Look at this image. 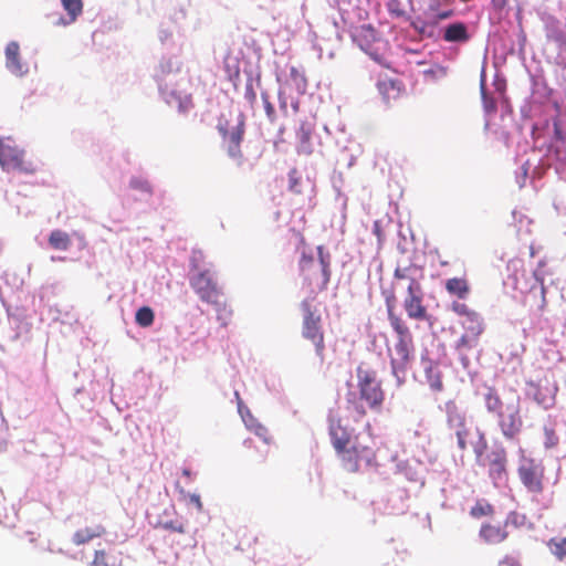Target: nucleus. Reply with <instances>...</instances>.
I'll list each match as a JSON object with an SVG mask.
<instances>
[{"label":"nucleus","instance_id":"f257e3e1","mask_svg":"<svg viewBox=\"0 0 566 566\" xmlns=\"http://www.w3.org/2000/svg\"><path fill=\"white\" fill-rule=\"evenodd\" d=\"M388 318L397 335L394 354L390 355L391 374L400 385L405 381L407 370L413 359V338L406 323L390 310L388 311Z\"/></svg>","mask_w":566,"mask_h":566},{"label":"nucleus","instance_id":"f03ea898","mask_svg":"<svg viewBox=\"0 0 566 566\" xmlns=\"http://www.w3.org/2000/svg\"><path fill=\"white\" fill-rule=\"evenodd\" d=\"M357 388L356 412L366 413V410L379 412L385 400V392L381 381L378 379L377 373L370 369L359 367L357 369Z\"/></svg>","mask_w":566,"mask_h":566},{"label":"nucleus","instance_id":"7ed1b4c3","mask_svg":"<svg viewBox=\"0 0 566 566\" xmlns=\"http://www.w3.org/2000/svg\"><path fill=\"white\" fill-rule=\"evenodd\" d=\"M451 310L459 316L464 333L455 343V348H475L479 344V338L484 332V323L481 315L470 308L467 304L454 301L451 304Z\"/></svg>","mask_w":566,"mask_h":566},{"label":"nucleus","instance_id":"20e7f679","mask_svg":"<svg viewBox=\"0 0 566 566\" xmlns=\"http://www.w3.org/2000/svg\"><path fill=\"white\" fill-rule=\"evenodd\" d=\"M190 265L196 271L189 277L191 289L202 302L219 307L221 305L222 292L213 273L209 269H200L197 264L196 255L192 256Z\"/></svg>","mask_w":566,"mask_h":566},{"label":"nucleus","instance_id":"39448f33","mask_svg":"<svg viewBox=\"0 0 566 566\" xmlns=\"http://www.w3.org/2000/svg\"><path fill=\"white\" fill-rule=\"evenodd\" d=\"M329 263L322 256L315 260L312 255H307L302 251L300 260V270L304 283L312 293L323 291L329 281Z\"/></svg>","mask_w":566,"mask_h":566},{"label":"nucleus","instance_id":"423d86ee","mask_svg":"<svg viewBox=\"0 0 566 566\" xmlns=\"http://www.w3.org/2000/svg\"><path fill=\"white\" fill-rule=\"evenodd\" d=\"M517 474L525 489L534 494H539L544 490V467L542 462L527 457L523 448L518 449Z\"/></svg>","mask_w":566,"mask_h":566},{"label":"nucleus","instance_id":"0eeeda50","mask_svg":"<svg viewBox=\"0 0 566 566\" xmlns=\"http://www.w3.org/2000/svg\"><path fill=\"white\" fill-rule=\"evenodd\" d=\"M303 312L302 335L311 340L316 348V353L322 356L324 350V333L319 311L313 304V300L306 298L302 302Z\"/></svg>","mask_w":566,"mask_h":566},{"label":"nucleus","instance_id":"6e6552de","mask_svg":"<svg viewBox=\"0 0 566 566\" xmlns=\"http://www.w3.org/2000/svg\"><path fill=\"white\" fill-rule=\"evenodd\" d=\"M557 391V382L549 373L537 380L526 381L525 396L545 410L555 406Z\"/></svg>","mask_w":566,"mask_h":566},{"label":"nucleus","instance_id":"1a4fd4ad","mask_svg":"<svg viewBox=\"0 0 566 566\" xmlns=\"http://www.w3.org/2000/svg\"><path fill=\"white\" fill-rule=\"evenodd\" d=\"M218 132L226 145L227 153L234 159L242 158L241 143L245 133V118L243 114H238L234 123L221 117L218 124Z\"/></svg>","mask_w":566,"mask_h":566},{"label":"nucleus","instance_id":"9d476101","mask_svg":"<svg viewBox=\"0 0 566 566\" xmlns=\"http://www.w3.org/2000/svg\"><path fill=\"white\" fill-rule=\"evenodd\" d=\"M0 166L6 171H18L32 175L36 171V165L25 158V154L18 146L6 142L0 137Z\"/></svg>","mask_w":566,"mask_h":566},{"label":"nucleus","instance_id":"9b49d317","mask_svg":"<svg viewBox=\"0 0 566 566\" xmlns=\"http://www.w3.org/2000/svg\"><path fill=\"white\" fill-rule=\"evenodd\" d=\"M356 42L360 50L367 54L375 63L380 66L388 67L385 55V43L376 38V31L370 25H361L356 28Z\"/></svg>","mask_w":566,"mask_h":566},{"label":"nucleus","instance_id":"f8f14e48","mask_svg":"<svg viewBox=\"0 0 566 566\" xmlns=\"http://www.w3.org/2000/svg\"><path fill=\"white\" fill-rule=\"evenodd\" d=\"M452 15L451 10L439 11L437 3H431L422 13L411 21V27L423 38H436L438 35V23Z\"/></svg>","mask_w":566,"mask_h":566},{"label":"nucleus","instance_id":"ddd939ff","mask_svg":"<svg viewBox=\"0 0 566 566\" xmlns=\"http://www.w3.org/2000/svg\"><path fill=\"white\" fill-rule=\"evenodd\" d=\"M480 465L488 468L489 476L496 488H502L506 484L507 457L506 451L502 446L493 447Z\"/></svg>","mask_w":566,"mask_h":566},{"label":"nucleus","instance_id":"4468645a","mask_svg":"<svg viewBox=\"0 0 566 566\" xmlns=\"http://www.w3.org/2000/svg\"><path fill=\"white\" fill-rule=\"evenodd\" d=\"M534 276L536 281L541 283V303L538 304L537 312H535L532 317L533 328L543 333L546 339L554 340L556 319L545 315V289L543 286V281L539 277V270L534 271Z\"/></svg>","mask_w":566,"mask_h":566},{"label":"nucleus","instance_id":"2eb2a0df","mask_svg":"<svg viewBox=\"0 0 566 566\" xmlns=\"http://www.w3.org/2000/svg\"><path fill=\"white\" fill-rule=\"evenodd\" d=\"M496 418L501 432L506 439L513 440L520 434L523 421L517 406L507 405L505 411Z\"/></svg>","mask_w":566,"mask_h":566},{"label":"nucleus","instance_id":"dca6fc26","mask_svg":"<svg viewBox=\"0 0 566 566\" xmlns=\"http://www.w3.org/2000/svg\"><path fill=\"white\" fill-rule=\"evenodd\" d=\"M422 277V271L416 264H408L402 266L398 264L395 270V285L396 287H401L408 290H412L416 287H420V279Z\"/></svg>","mask_w":566,"mask_h":566},{"label":"nucleus","instance_id":"f3484780","mask_svg":"<svg viewBox=\"0 0 566 566\" xmlns=\"http://www.w3.org/2000/svg\"><path fill=\"white\" fill-rule=\"evenodd\" d=\"M408 295L403 301V307L407 315L413 319H428L426 307L422 305L423 292L421 286L408 290Z\"/></svg>","mask_w":566,"mask_h":566},{"label":"nucleus","instance_id":"a211bd4d","mask_svg":"<svg viewBox=\"0 0 566 566\" xmlns=\"http://www.w3.org/2000/svg\"><path fill=\"white\" fill-rule=\"evenodd\" d=\"M420 365L423 369L426 380L433 390H441L442 381L439 364L428 357V352L421 354Z\"/></svg>","mask_w":566,"mask_h":566},{"label":"nucleus","instance_id":"6ab92c4d","mask_svg":"<svg viewBox=\"0 0 566 566\" xmlns=\"http://www.w3.org/2000/svg\"><path fill=\"white\" fill-rule=\"evenodd\" d=\"M447 426L450 430L461 429L467 426L465 412L453 400L444 403Z\"/></svg>","mask_w":566,"mask_h":566},{"label":"nucleus","instance_id":"aec40b11","mask_svg":"<svg viewBox=\"0 0 566 566\" xmlns=\"http://www.w3.org/2000/svg\"><path fill=\"white\" fill-rule=\"evenodd\" d=\"M558 427L559 423L556 418L548 416L543 424V444L545 450L555 449L559 444Z\"/></svg>","mask_w":566,"mask_h":566},{"label":"nucleus","instance_id":"412c9836","mask_svg":"<svg viewBox=\"0 0 566 566\" xmlns=\"http://www.w3.org/2000/svg\"><path fill=\"white\" fill-rule=\"evenodd\" d=\"M105 533L106 530L102 524H93L77 530L72 536V542L77 546L84 545L95 538L102 537Z\"/></svg>","mask_w":566,"mask_h":566},{"label":"nucleus","instance_id":"4be33fe9","mask_svg":"<svg viewBox=\"0 0 566 566\" xmlns=\"http://www.w3.org/2000/svg\"><path fill=\"white\" fill-rule=\"evenodd\" d=\"M470 38L468 27L462 22L448 24L443 30V40L447 42L467 43Z\"/></svg>","mask_w":566,"mask_h":566},{"label":"nucleus","instance_id":"5701e85b","mask_svg":"<svg viewBox=\"0 0 566 566\" xmlns=\"http://www.w3.org/2000/svg\"><path fill=\"white\" fill-rule=\"evenodd\" d=\"M7 67L17 75L24 73L23 64L20 61V46L17 42L8 43L6 48Z\"/></svg>","mask_w":566,"mask_h":566},{"label":"nucleus","instance_id":"b1692460","mask_svg":"<svg viewBox=\"0 0 566 566\" xmlns=\"http://www.w3.org/2000/svg\"><path fill=\"white\" fill-rule=\"evenodd\" d=\"M61 4L66 12V18H60L57 24L69 25L74 23L83 12L82 0H61Z\"/></svg>","mask_w":566,"mask_h":566},{"label":"nucleus","instance_id":"393cba45","mask_svg":"<svg viewBox=\"0 0 566 566\" xmlns=\"http://www.w3.org/2000/svg\"><path fill=\"white\" fill-rule=\"evenodd\" d=\"M483 401L486 411L494 415L495 417L505 411L502 399L500 398L497 391L492 387L485 388V391L483 392Z\"/></svg>","mask_w":566,"mask_h":566},{"label":"nucleus","instance_id":"a878e982","mask_svg":"<svg viewBox=\"0 0 566 566\" xmlns=\"http://www.w3.org/2000/svg\"><path fill=\"white\" fill-rule=\"evenodd\" d=\"M92 566H123L120 553L106 549H97Z\"/></svg>","mask_w":566,"mask_h":566},{"label":"nucleus","instance_id":"bb28decb","mask_svg":"<svg viewBox=\"0 0 566 566\" xmlns=\"http://www.w3.org/2000/svg\"><path fill=\"white\" fill-rule=\"evenodd\" d=\"M480 536L489 544H496L504 541L507 537V533L501 526L483 525Z\"/></svg>","mask_w":566,"mask_h":566},{"label":"nucleus","instance_id":"cd10ccee","mask_svg":"<svg viewBox=\"0 0 566 566\" xmlns=\"http://www.w3.org/2000/svg\"><path fill=\"white\" fill-rule=\"evenodd\" d=\"M298 139L297 153L303 155H311L313 153L312 147V129L302 124L296 133Z\"/></svg>","mask_w":566,"mask_h":566},{"label":"nucleus","instance_id":"c85d7f7f","mask_svg":"<svg viewBox=\"0 0 566 566\" xmlns=\"http://www.w3.org/2000/svg\"><path fill=\"white\" fill-rule=\"evenodd\" d=\"M331 434L333 439V444L338 452H344L346 446L349 443L350 436L349 433L342 428L339 423L332 424Z\"/></svg>","mask_w":566,"mask_h":566},{"label":"nucleus","instance_id":"c756f323","mask_svg":"<svg viewBox=\"0 0 566 566\" xmlns=\"http://www.w3.org/2000/svg\"><path fill=\"white\" fill-rule=\"evenodd\" d=\"M49 244L54 250L66 251L71 247L72 240L69 233L62 230H54L49 235Z\"/></svg>","mask_w":566,"mask_h":566},{"label":"nucleus","instance_id":"7c9ffc66","mask_svg":"<svg viewBox=\"0 0 566 566\" xmlns=\"http://www.w3.org/2000/svg\"><path fill=\"white\" fill-rule=\"evenodd\" d=\"M447 291L458 296L459 298H465L469 293V285L464 279L452 277L446 282Z\"/></svg>","mask_w":566,"mask_h":566},{"label":"nucleus","instance_id":"2f4dec72","mask_svg":"<svg viewBox=\"0 0 566 566\" xmlns=\"http://www.w3.org/2000/svg\"><path fill=\"white\" fill-rule=\"evenodd\" d=\"M376 465V454L369 447H363L360 450L356 446V469L365 467L370 468Z\"/></svg>","mask_w":566,"mask_h":566},{"label":"nucleus","instance_id":"473e14b6","mask_svg":"<svg viewBox=\"0 0 566 566\" xmlns=\"http://www.w3.org/2000/svg\"><path fill=\"white\" fill-rule=\"evenodd\" d=\"M475 433L478 436V439L476 440H471L470 441V444L473 449V452L475 454V460H476V463L480 465L484 459H485V451L488 449V442H486V439H485V434L480 431L479 429L475 430Z\"/></svg>","mask_w":566,"mask_h":566},{"label":"nucleus","instance_id":"72a5a7b5","mask_svg":"<svg viewBox=\"0 0 566 566\" xmlns=\"http://www.w3.org/2000/svg\"><path fill=\"white\" fill-rule=\"evenodd\" d=\"M367 348L375 352L377 355H381L384 349L390 353L388 337L384 333L369 335V342Z\"/></svg>","mask_w":566,"mask_h":566},{"label":"nucleus","instance_id":"f704fd0d","mask_svg":"<svg viewBox=\"0 0 566 566\" xmlns=\"http://www.w3.org/2000/svg\"><path fill=\"white\" fill-rule=\"evenodd\" d=\"M545 30L548 39L554 40L556 42H560L564 39V33L559 29V21L552 17L547 15L545 19Z\"/></svg>","mask_w":566,"mask_h":566},{"label":"nucleus","instance_id":"c9c22d12","mask_svg":"<svg viewBox=\"0 0 566 566\" xmlns=\"http://www.w3.org/2000/svg\"><path fill=\"white\" fill-rule=\"evenodd\" d=\"M290 81L295 86L296 91L303 94L307 87V78L302 71L296 66L290 67Z\"/></svg>","mask_w":566,"mask_h":566},{"label":"nucleus","instance_id":"e433bc0d","mask_svg":"<svg viewBox=\"0 0 566 566\" xmlns=\"http://www.w3.org/2000/svg\"><path fill=\"white\" fill-rule=\"evenodd\" d=\"M549 549L559 560H566V537H554L548 543Z\"/></svg>","mask_w":566,"mask_h":566},{"label":"nucleus","instance_id":"4c0bfd02","mask_svg":"<svg viewBox=\"0 0 566 566\" xmlns=\"http://www.w3.org/2000/svg\"><path fill=\"white\" fill-rule=\"evenodd\" d=\"M155 319L154 311L148 306H143L137 310L135 315L136 323L142 327H149Z\"/></svg>","mask_w":566,"mask_h":566},{"label":"nucleus","instance_id":"58836bf2","mask_svg":"<svg viewBox=\"0 0 566 566\" xmlns=\"http://www.w3.org/2000/svg\"><path fill=\"white\" fill-rule=\"evenodd\" d=\"M377 87H378L379 93L387 101L391 97H395L399 92V87L397 86V83L392 80L378 81Z\"/></svg>","mask_w":566,"mask_h":566},{"label":"nucleus","instance_id":"ea45409f","mask_svg":"<svg viewBox=\"0 0 566 566\" xmlns=\"http://www.w3.org/2000/svg\"><path fill=\"white\" fill-rule=\"evenodd\" d=\"M457 438V446L461 451H465L470 443L469 438L471 437V430L468 426L453 430Z\"/></svg>","mask_w":566,"mask_h":566},{"label":"nucleus","instance_id":"a19ab883","mask_svg":"<svg viewBox=\"0 0 566 566\" xmlns=\"http://www.w3.org/2000/svg\"><path fill=\"white\" fill-rule=\"evenodd\" d=\"M480 87H481V96H482V101H483V105H484L485 112H488V113L493 112L495 109V102H494L493 98L489 97V95H488V92H486V88H485V74H484V71H482V73H481Z\"/></svg>","mask_w":566,"mask_h":566},{"label":"nucleus","instance_id":"79ce46f5","mask_svg":"<svg viewBox=\"0 0 566 566\" xmlns=\"http://www.w3.org/2000/svg\"><path fill=\"white\" fill-rule=\"evenodd\" d=\"M300 179L297 170L293 168L289 172V190L295 195H300L302 192Z\"/></svg>","mask_w":566,"mask_h":566},{"label":"nucleus","instance_id":"37998d69","mask_svg":"<svg viewBox=\"0 0 566 566\" xmlns=\"http://www.w3.org/2000/svg\"><path fill=\"white\" fill-rule=\"evenodd\" d=\"M261 97H262V102L264 105V111H265L268 119L270 120V123H274L276 120V113H275L273 104L270 101L269 94L263 92L261 94Z\"/></svg>","mask_w":566,"mask_h":566},{"label":"nucleus","instance_id":"c03bdc74","mask_svg":"<svg viewBox=\"0 0 566 566\" xmlns=\"http://www.w3.org/2000/svg\"><path fill=\"white\" fill-rule=\"evenodd\" d=\"M129 185H130V187L133 189L143 191V192H145L148 196L151 195V186H150V184L146 179H143V178H132Z\"/></svg>","mask_w":566,"mask_h":566},{"label":"nucleus","instance_id":"a18cd8bd","mask_svg":"<svg viewBox=\"0 0 566 566\" xmlns=\"http://www.w3.org/2000/svg\"><path fill=\"white\" fill-rule=\"evenodd\" d=\"M471 348H455L459 355V360L463 367V369L468 373L469 376L473 375V370L471 368V360L467 355V350H470Z\"/></svg>","mask_w":566,"mask_h":566},{"label":"nucleus","instance_id":"49530a36","mask_svg":"<svg viewBox=\"0 0 566 566\" xmlns=\"http://www.w3.org/2000/svg\"><path fill=\"white\" fill-rule=\"evenodd\" d=\"M526 516L517 512H511L506 518V525H513L515 527L524 525Z\"/></svg>","mask_w":566,"mask_h":566},{"label":"nucleus","instance_id":"de8ad7c7","mask_svg":"<svg viewBox=\"0 0 566 566\" xmlns=\"http://www.w3.org/2000/svg\"><path fill=\"white\" fill-rule=\"evenodd\" d=\"M491 510L490 505H482L478 503L475 506L471 509V515L474 517H481L483 515H486L489 511Z\"/></svg>","mask_w":566,"mask_h":566},{"label":"nucleus","instance_id":"09e8293b","mask_svg":"<svg viewBox=\"0 0 566 566\" xmlns=\"http://www.w3.org/2000/svg\"><path fill=\"white\" fill-rule=\"evenodd\" d=\"M244 97L247 98V101L251 104H254L255 101H256V93L254 91V87H253V84H252V81H249L247 83V86H245V93H244Z\"/></svg>","mask_w":566,"mask_h":566},{"label":"nucleus","instance_id":"8fccbe9b","mask_svg":"<svg viewBox=\"0 0 566 566\" xmlns=\"http://www.w3.org/2000/svg\"><path fill=\"white\" fill-rule=\"evenodd\" d=\"M528 174V168L525 165H522L518 171H516V182L520 187H523Z\"/></svg>","mask_w":566,"mask_h":566},{"label":"nucleus","instance_id":"3c124183","mask_svg":"<svg viewBox=\"0 0 566 566\" xmlns=\"http://www.w3.org/2000/svg\"><path fill=\"white\" fill-rule=\"evenodd\" d=\"M255 434L260 437L266 444H270L272 442V437L268 428L264 426L259 427L258 431H255Z\"/></svg>","mask_w":566,"mask_h":566},{"label":"nucleus","instance_id":"603ef678","mask_svg":"<svg viewBox=\"0 0 566 566\" xmlns=\"http://www.w3.org/2000/svg\"><path fill=\"white\" fill-rule=\"evenodd\" d=\"M163 527L172 532L185 533V526L182 523L167 522Z\"/></svg>","mask_w":566,"mask_h":566},{"label":"nucleus","instance_id":"864d4df0","mask_svg":"<svg viewBox=\"0 0 566 566\" xmlns=\"http://www.w3.org/2000/svg\"><path fill=\"white\" fill-rule=\"evenodd\" d=\"M493 86L499 94H503L505 90V80L496 74L493 81Z\"/></svg>","mask_w":566,"mask_h":566},{"label":"nucleus","instance_id":"5fc2aeb1","mask_svg":"<svg viewBox=\"0 0 566 566\" xmlns=\"http://www.w3.org/2000/svg\"><path fill=\"white\" fill-rule=\"evenodd\" d=\"M189 500L198 510H202V503L198 494H190Z\"/></svg>","mask_w":566,"mask_h":566},{"label":"nucleus","instance_id":"6e6d98bb","mask_svg":"<svg viewBox=\"0 0 566 566\" xmlns=\"http://www.w3.org/2000/svg\"><path fill=\"white\" fill-rule=\"evenodd\" d=\"M426 73L437 74L439 76H443L447 74V69L442 66H438L437 70H429Z\"/></svg>","mask_w":566,"mask_h":566},{"label":"nucleus","instance_id":"4d7b16f0","mask_svg":"<svg viewBox=\"0 0 566 566\" xmlns=\"http://www.w3.org/2000/svg\"><path fill=\"white\" fill-rule=\"evenodd\" d=\"M279 99H280V108L282 112H286V108H287V103H286V98H283L282 95L280 94L279 95Z\"/></svg>","mask_w":566,"mask_h":566},{"label":"nucleus","instance_id":"13d9d810","mask_svg":"<svg viewBox=\"0 0 566 566\" xmlns=\"http://www.w3.org/2000/svg\"><path fill=\"white\" fill-rule=\"evenodd\" d=\"M263 424L260 423V422H255L254 424H248V429L250 431H252L253 433H255V431H258L259 427H262Z\"/></svg>","mask_w":566,"mask_h":566},{"label":"nucleus","instance_id":"bf43d9fd","mask_svg":"<svg viewBox=\"0 0 566 566\" xmlns=\"http://www.w3.org/2000/svg\"><path fill=\"white\" fill-rule=\"evenodd\" d=\"M248 416H249L248 418H243L247 427H248V424H254L258 421L250 413Z\"/></svg>","mask_w":566,"mask_h":566},{"label":"nucleus","instance_id":"052dcab7","mask_svg":"<svg viewBox=\"0 0 566 566\" xmlns=\"http://www.w3.org/2000/svg\"><path fill=\"white\" fill-rule=\"evenodd\" d=\"M502 566H518L513 559H504Z\"/></svg>","mask_w":566,"mask_h":566},{"label":"nucleus","instance_id":"680f3d73","mask_svg":"<svg viewBox=\"0 0 566 566\" xmlns=\"http://www.w3.org/2000/svg\"><path fill=\"white\" fill-rule=\"evenodd\" d=\"M292 108L295 113L298 112V108H300V102L298 101H295L292 103Z\"/></svg>","mask_w":566,"mask_h":566},{"label":"nucleus","instance_id":"e2e57ef3","mask_svg":"<svg viewBox=\"0 0 566 566\" xmlns=\"http://www.w3.org/2000/svg\"><path fill=\"white\" fill-rule=\"evenodd\" d=\"M378 226H379V222H378V221H375V222H374V231H375V233H378V231H379Z\"/></svg>","mask_w":566,"mask_h":566},{"label":"nucleus","instance_id":"0e129e2a","mask_svg":"<svg viewBox=\"0 0 566 566\" xmlns=\"http://www.w3.org/2000/svg\"><path fill=\"white\" fill-rule=\"evenodd\" d=\"M554 129H555V134H556V136H558V137H559V129H558V126H557V123H556V122L554 123Z\"/></svg>","mask_w":566,"mask_h":566},{"label":"nucleus","instance_id":"69168bd1","mask_svg":"<svg viewBox=\"0 0 566 566\" xmlns=\"http://www.w3.org/2000/svg\"><path fill=\"white\" fill-rule=\"evenodd\" d=\"M182 473H184V475H186V476H188V478L190 476V471H189L188 469H185V470L182 471Z\"/></svg>","mask_w":566,"mask_h":566},{"label":"nucleus","instance_id":"338daca9","mask_svg":"<svg viewBox=\"0 0 566 566\" xmlns=\"http://www.w3.org/2000/svg\"><path fill=\"white\" fill-rule=\"evenodd\" d=\"M244 444L250 447L252 444V440H250V439L245 440Z\"/></svg>","mask_w":566,"mask_h":566},{"label":"nucleus","instance_id":"774afa93","mask_svg":"<svg viewBox=\"0 0 566 566\" xmlns=\"http://www.w3.org/2000/svg\"><path fill=\"white\" fill-rule=\"evenodd\" d=\"M397 458H398V455H397V454H392V455H391V460H392V461H395Z\"/></svg>","mask_w":566,"mask_h":566}]
</instances>
